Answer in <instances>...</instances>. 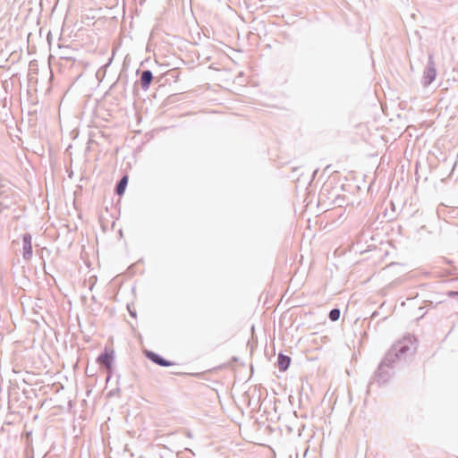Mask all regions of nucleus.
Returning <instances> with one entry per match:
<instances>
[{"label":"nucleus","mask_w":458,"mask_h":458,"mask_svg":"<svg viewBox=\"0 0 458 458\" xmlns=\"http://www.w3.org/2000/svg\"><path fill=\"white\" fill-rule=\"evenodd\" d=\"M114 358V352L113 349L106 348L104 352L98 356V362L103 365L110 372L112 370V362Z\"/></svg>","instance_id":"nucleus-1"},{"label":"nucleus","mask_w":458,"mask_h":458,"mask_svg":"<svg viewBox=\"0 0 458 458\" xmlns=\"http://www.w3.org/2000/svg\"><path fill=\"white\" fill-rule=\"evenodd\" d=\"M340 318V310L338 309H334L329 312V318L332 321H336Z\"/></svg>","instance_id":"nucleus-7"},{"label":"nucleus","mask_w":458,"mask_h":458,"mask_svg":"<svg viewBox=\"0 0 458 458\" xmlns=\"http://www.w3.org/2000/svg\"><path fill=\"white\" fill-rule=\"evenodd\" d=\"M128 183V176H123L121 181L119 182L117 187H116V193L118 195H123L125 191L126 186Z\"/></svg>","instance_id":"nucleus-6"},{"label":"nucleus","mask_w":458,"mask_h":458,"mask_svg":"<svg viewBox=\"0 0 458 458\" xmlns=\"http://www.w3.org/2000/svg\"><path fill=\"white\" fill-rule=\"evenodd\" d=\"M147 356L153 362H155L156 364L162 366V367H170V366L174 365V362L166 360L163 359L162 357H160L158 354L151 352H148Z\"/></svg>","instance_id":"nucleus-3"},{"label":"nucleus","mask_w":458,"mask_h":458,"mask_svg":"<svg viewBox=\"0 0 458 458\" xmlns=\"http://www.w3.org/2000/svg\"><path fill=\"white\" fill-rule=\"evenodd\" d=\"M291 362V360L288 356H284L280 354L278 357V368L281 371H284L287 369Z\"/></svg>","instance_id":"nucleus-5"},{"label":"nucleus","mask_w":458,"mask_h":458,"mask_svg":"<svg viewBox=\"0 0 458 458\" xmlns=\"http://www.w3.org/2000/svg\"><path fill=\"white\" fill-rule=\"evenodd\" d=\"M153 75L150 71H144L141 73L140 82L143 89H148L152 81Z\"/></svg>","instance_id":"nucleus-4"},{"label":"nucleus","mask_w":458,"mask_h":458,"mask_svg":"<svg viewBox=\"0 0 458 458\" xmlns=\"http://www.w3.org/2000/svg\"><path fill=\"white\" fill-rule=\"evenodd\" d=\"M23 242V253L22 256L25 259L30 260L32 257V237L30 234L26 233L22 237Z\"/></svg>","instance_id":"nucleus-2"}]
</instances>
